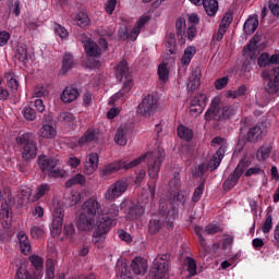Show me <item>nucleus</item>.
<instances>
[{"label": "nucleus", "mask_w": 279, "mask_h": 279, "mask_svg": "<svg viewBox=\"0 0 279 279\" xmlns=\"http://www.w3.org/2000/svg\"><path fill=\"white\" fill-rule=\"evenodd\" d=\"M165 156V149L157 148L151 153L140 156L131 162L121 160L108 163L102 167L100 175L106 178V175H112V173H117V171H120V169H133V167H138L141 162H145V160H147L148 175L150 180H153L148 182V190L150 193V197H155L156 180H158V173H160V167H162Z\"/></svg>", "instance_id": "f257e3e1"}, {"label": "nucleus", "mask_w": 279, "mask_h": 279, "mask_svg": "<svg viewBox=\"0 0 279 279\" xmlns=\"http://www.w3.org/2000/svg\"><path fill=\"white\" fill-rule=\"evenodd\" d=\"M102 217L104 208L101 204L96 198L90 197L83 204V209L77 220V228L82 232H90V230L95 229V226L99 225Z\"/></svg>", "instance_id": "f03ea898"}, {"label": "nucleus", "mask_w": 279, "mask_h": 279, "mask_svg": "<svg viewBox=\"0 0 279 279\" xmlns=\"http://www.w3.org/2000/svg\"><path fill=\"white\" fill-rule=\"evenodd\" d=\"M239 109L234 105L222 106L219 104V99H214L204 114L205 123H220V121H227L232 119Z\"/></svg>", "instance_id": "7ed1b4c3"}, {"label": "nucleus", "mask_w": 279, "mask_h": 279, "mask_svg": "<svg viewBox=\"0 0 279 279\" xmlns=\"http://www.w3.org/2000/svg\"><path fill=\"white\" fill-rule=\"evenodd\" d=\"M117 78L120 80V82L123 83L121 90H119L117 94H114L111 97L112 101H119L121 97H124L132 90L134 87V78L132 77V70H130V65H128V61L122 60L117 65L116 70Z\"/></svg>", "instance_id": "20e7f679"}, {"label": "nucleus", "mask_w": 279, "mask_h": 279, "mask_svg": "<svg viewBox=\"0 0 279 279\" xmlns=\"http://www.w3.org/2000/svg\"><path fill=\"white\" fill-rule=\"evenodd\" d=\"M37 165L44 175L49 178H64L66 171L60 167V159L40 155L37 159Z\"/></svg>", "instance_id": "39448f33"}, {"label": "nucleus", "mask_w": 279, "mask_h": 279, "mask_svg": "<svg viewBox=\"0 0 279 279\" xmlns=\"http://www.w3.org/2000/svg\"><path fill=\"white\" fill-rule=\"evenodd\" d=\"M16 143L21 147L23 160L29 161L34 160L38 155V144L33 133H24L16 137Z\"/></svg>", "instance_id": "423d86ee"}, {"label": "nucleus", "mask_w": 279, "mask_h": 279, "mask_svg": "<svg viewBox=\"0 0 279 279\" xmlns=\"http://www.w3.org/2000/svg\"><path fill=\"white\" fill-rule=\"evenodd\" d=\"M226 156V146L221 145L219 149L216 151V154L210 158L209 162H203L198 166V169L195 171L194 175L196 178H202V175H205L208 172V169L213 172L216 169L219 168V165H221V160H223V157Z\"/></svg>", "instance_id": "0eeeda50"}, {"label": "nucleus", "mask_w": 279, "mask_h": 279, "mask_svg": "<svg viewBox=\"0 0 279 279\" xmlns=\"http://www.w3.org/2000/svg\"><path fill=\"white\" fill-rule=\"evenodd\" d=\"M187 198L189 196L186 195V192H182V191L177 192L172 196L171 198L172 208L171 210L168 211L166 217L168 230H173V221H175V219H178L179 217L178 209L175 208V206H182V208H184V205L186 204Z\"/></svg>", "instance_id": "6e6552de"}, {"label": "nucleus", "mask_w": 279, "mask_h": 279, "mask_svg": "<svg viewBox=\"0 0 279 279\" xmlns=\"http://www.w3.org/2000/svg\"><path fill=\"white\" fill-rule=\"evenodd\" d=\"M256 49H258V38L253 37L248 45H246L243 49V56L245 60L241 66V73H250L252 71V65L256 61Z\"/></svg>", "instance_id": "1a4fd4ad"}, {"label": "nucleus", "mask_w": 279, "mask_h": 279, "mask_svg": "<svg viewBox=\"0 0 279 279\" xmlns=\"http://www.w3.org/2000/svg\"><path fill=\"white\" fill-rule=\"evenodd\" d=\"M156 110H158V99L154 95H147L138 104L136 112L140 117L149 119V117L156 114Z\"/></svg>", "instance_id": "9d476101"}, {"label": "nucleus", "mask_w": 279, "mask_h": 279, "mask_svg": "<svg viewBox=\"0 0 279 279\" xmlns=\"http://www.w3.org/2000/svg\"><path fill=\"white\" fill-rule=\"evenodd\" d=\"M169 258L171 255L169 253L159 254L153 262L151 274L155 279H162L167 276L169 271Z\"/></svg>", "instance_id": "9b49d317"}, {"label": "nucleus", "mask_w": 279, "mask_h": 279, "mask_svg": "<svg viewBox=\"0 0 279 279\" xmlns=\"http://www.w3.org/2000/svg\"><path fill=\"white\" fill-rule=\"evenodd\" d=\"M247 167V161L242 159L235 167L234 171L225 180V191H232V187L239 184V180H241V175H243Z\"/></svg>", "instance_id": "f8f14e48"}, {"label": "nucleus", "mask_w": 279, "mask_h": 279, "mask_svg": "<svg viewBox=\"0 0 279 279\" xmlns=\"http://www.w3.org/2000/svg\"><path fill=\"white\" fill-rule=\"evenodd\" d=\"M125 191H128V180H118L116 183L108 187L105 193V198L109 202H114V199H119V197H121Z\"/></svg>", "instance_id": "ddd939ff"}, {"label": "nucleus", "mask_w": 279, "mask_h": 279, "mask_svg": "<svg viewBox=\"0 0 279 279\" xmlns=\"http://www.w3.org/2000/svg\"><path fill=\"white\" fill-rule=\"evenodd\" d=\"M96 226L97 228L95 229L94 240H93L95 245H97V243L102 241L105 234H108L110 232L112 228V219H110V217L108 216H105Z\"/></svg>", "instance_id": "4468645a"}, {"label": "nucleus", "mask_w": 279, "mask_h": 279, "mask_svg": "<svg viewBox=\"0 0 279 279\" xmlns=\"http://www.w3.org/2000/svg\"><path fill=\"white\" fill-rule=\"evenodd\" d=\"M206 104H208L206 95L199 94L195 96L190 102V112L194 114V117H199L202 112H204Z\"/></svg>", "instance_id": "2eb2a0df"}, {"label": "nucleus", "mask_w": 279, "mask_h": 279, "mask_svg": "<svg viewBox=\"0 0 279 279\" xmlns=\"http://www.w3.org/2000/svg\"><path fill=\"white\" fill-rule=\"evenodd\" d=\"M266 93L276 95L279 90V68H274L269 75L266 77Z\"/></svg>", "instance_id": "dca6fc26"}, {"label": "nucleus", "mask_w": 279, "mask_h": 279, "mask_svg": "<svg viewBox=\"0 0 279 279\" xmlns=\"http://www.w3.org/2000/svg\"><path fill=\"white\" fill-rule=\"evenodd\" d=\"M124 213L128 219H131V220L141 219V217L145 215V207H143L140 204L130 202L126 204Z\"/></svg>", "instance_id": "f3484780"}, {"label": "nucleus", "mask_w": 279, "mask_h": 279, "mask_svg": "<svg viewBox=\"0 0 279 279\" xmlns=\"http://www.w3.org/2000/svg\"><path fill=\"white\" fill-rule=\"evenodd\" d=\"M99 167V155L97 153H92L87 156L85 161V167L83 172L85 175H93Z\"/></svg>", "instance_id": "a211bd4d"}, {"label": "nucleus", "mask_w": 279, "mask_h": 279, "mask_svg": "<svg viewBox=\"0 0 279 279\" xmlns=\"http://www.w3.org/2000/svg\"><path fill=\"white\" fill-rule=\"evenodd\" d=\"M77 64V61H75V57L71 52H64L61 60V75H66L69 71H73L75 69V65Z\"/></svg>", "instance_id": "6ab92c4d"}, {"label": "nucleus", "mask_w": 279, "mask_h": 279, "mask_svg": "<svg viewBox=\"0 0 279 279\" xmlns=\"http://www.w3.org/2000/svg\"><path fill=\"white\" fill-rule=\"evenodd\" d=\"M82 43L84 45L86 56L89 58H99V56H101V48H99L97 43L93 41L90 38L82 40Z\"/></svg>", "instance_id": "aec40b11"}, {"label": "nucleus", "mask_w": 279, "mask_h": 279, "mask_svg": "<svg viewBox=\"0 0 279 279\" xmlns=\"http://www.w3.org/2000/svg\"><path fill=\"white\" fill-rule=\"evenodd\" d=\"M132 134V129L129 124L121 125L114 136L117 145L125 146L128 145V136Z\"/></svg>", "instance_id": "412c9836"}, {"label": "nucleus", "mask_w": 279, "mask_h": 279, "mask_svg": "<svg viewBox=\"0 0 279 279\" xmlns=\"http://www.w3.org/2000/svg\"><path fill=\"white\" fill-rule=\"evenodd\" d=\"M99 141V130L88 129L82 137L78 138L77 145L80 147L86 145V143H97Z\"/></svg>", "instance_id": "4be33fe9"}, {"label": "nucleus", "mask_w": 279, "mask_h": 279, "mask_svg": "<svg viewBox=\"0 0 279 279\" xmlns=\"http://www.w3.org/2000/svg\"><path fill=\"white\" fill-rule=\"evenodd\" d=\"M147 262L141 257H135L131 262V269L135 276H145L147 274Z\"/></svg>", "instance_id": "5701e85b"}, {"label": "nucleus", "mask_w": 279, "mask_h": 279, "mask_svg": "<svg viewBox=\"0 0 279 279\" xmlns=\"http://www.w3.org/2000/svg\"><path fill=\"white\" fill-rule=\"evenodd\" d=\"M17 240L20 243L21 253L27 256L32 253V242H29V236L25 231H20L17 233Z\"/></svg>", "instance_id": "b1692460"}, {"label": "nucleus", "mask_w": 279, "mask_h": 279, "mask_svg": "<svg viewBox=\"0 0 279 279\" xmlns=\"http://www.w3.org/2000/svg\"><path fill=\"white\" fill-rule=\"evenodd\" d=\"M28 260L32 267L35 269L34 275L38 276V278H43V267L45 266V259H43V257L39 255H31Z\"/></svg>", "instance_id": "393cba45"}, {"label": "nucleus", "mask_w": 279, "mask_h": 279, "mask_svg": "<svg viewBox=\"0 0 279 279\" xmlns=\"http://www.w3.org/2000/svg\"><path fill=\"white\" fill-rule=\"evenodd\" d=\"M80 97V90L75 87H66L61 94V101L64 104H71V101H75Z\"/></svg>", "instance_id": "a878e982"}, {"label": "nucleus", "mask_w": 279, "mask_h": 279, "mask_svg": "<svg viewBox=\"0 0 279 279\" xmlns=\"http://www.w3.org/2000/svg\"><path fill=\"white\" fill-rule=\"evenodd\" d=\"M201 80L202 72L196 69L192 72V75L190 76V81L187 83L189 93H194V90H197V88H199Z\"/></svg>", "instance_id": "bb28decb"}, {"label": "nucleus", "mask_w": 279, "mask_h": 279, "mask_svg": "<svg viewBox=\"0 0 279 279\" xmlns=\"http://www.w3.org/2000/svg\"><path fill=\"white\" fill-rule=\"evenodd\" d=\"M50 191H51V185L49 183L39 184L35 190L33 202H39V199H43L45 195H49Z\"/></svg>", "instance_id": "cd10ccee"}, {"label": "nucleus", "mask_w": 279, "mask_h": 279, "mask_svg": "<svg viewBox=\"0 0 279 279\" xmlns=\"http://www.w3.org/2000/svg\"><path fill=\"white\" fill-rule=\"evenodd\" d=\"M243 29L247 36H252V34L258 29V17H248L243 25Z\"/></svg>", "instance_id": "c85d7f7f"}, {"label": "nucleus", "mask_w": 279, "mask_h": 279, "mask_svg": "<svg viewBox=\"0 0 279 279\" xmlns=\"http://www.w3.org/2000/svg\"><path fill=\"white\" fill-rule=\"evenodd\" d=\"M195 53H197V49L194 46L186 47L181 58V64H183V66H189L195 57Z\"/></svg>", "instance_id": "c756f323"}, {"label": "nucleus", "mask_w": 279, "mask_h": 279, "mask_svg": "<svg viewBox=\"0 0 279 279\" xmlns=\"http://www.w3.org/2000/svg\"><path fill=\"white\" fill-rule=\"evenodd\" d=\"M260 136H263V128L255 125L248 130L246 134V141L248 143H257Z\"/></svg>", "instance_id": "7c9ffc66"}, {"label": "nucleus", "mask_w": 279, "mask_h": 279, "mask_svg": "<svg viewBox=\"0 0 279 279\" xmlns=\"http://www.w3.org/2000/svg\"><path fill=\"white\" fill-rule=\"evenodd\" d=\"M203 5L208 16H215L219 10V2L217 0H203Z\"/></svg>", "instance_id": "2f4dec72"}, {"label": "nucleus", "mask_w": 279, "mask_h": 279, "mask_svg": "<svg viewBox=\"0 0 279 279\" xmlns=\"http://www.w3.org/2000/svg\"><path fill=\"white\" fill-rule=\"evenodd\" d=\"M178 136L180 138H183V141H186L187 143H191L193 141V130L189 129V126L179 125L178 126Z\"/></svg>", "instance_id": "473e14b6"}, {"label": "nucleus", "mask_w": 279, "mask_h": 279, "mask_svg": "<svg viewBox=\"0 0 279 279\" xmlns=\"http://www.w3.org/2000/svg\"><path fill=\"white\" fill-rule=\"evenodd\" d=\"M41 138H56L58 132L51 124H44L39 131Z\"/></svg>", "instance_id": "72a5a7b5"}, {"label": "nucleus", "mask_w": 279, "mask_h": 279, "mask_svg": "<svg viewBox=\"0 0 279 279\" xmlns=\"http://www.w3.org/2000/svg\"><path fill=\"white\" fill-rule=\"evenodd\" d=\"M75 184H80L81 186L86 185V177L81 173L75 174L65 182V187L71 189V186H75Z\"/></svg>", "instance_id": "f704fd0d"}, {"label": "nucleus", "mask_w": 279, "mask_h": 279, "mask_svg": "<svg viewBox=\"0 0 279 279\" xmlns=\"http://www.w3.org/2000/svg\"><path fill=\"white\" fill-rule=\"evenodd\" d=\"M60 121L69 125L70 128H77V120L73 117V113L71 112H62L59 117Z\"/></svg>", "instance_id": "c9c22d12"}, {"label": "nucleus", "mask_w": 279, "mask_h": 279, "mask_svg": "<svg viewBox=\"0 0 279 279\" xmlns=\"http://www.w3.org/2000/svg\"><path fill=\"white\" fill-rule=\"evenodd\" d=\"M247 95V85H240L235 90H228L227 97L231 99H239V97H245Z\"/></svg>", "instance_id": "e433bc0d"}, {"label": "nucleus", "mask_w": 279, "mask_h": 279, "mask_svg": "<svg viewBox=\"0 0 279 279\" xmlns=\"http://www.w3.org/2000/svg\"><path fill=\"white\" fill-rule=\"evenodd\" d=\"M271 155V148L269 146H262L256 153V158L259 162H265Z\"/></svg>", "instance_id": "4c0bfd02"}, {"label": "nucleus", "mask_w": 279, "mask_h": 279, "mask_svg": "<svg viewBox=\"0 0 279 279\" xmlns=\"http://www.w3.org/2000/svg\"><path fill=\"white\" fill-rule=\"evenodd\" d=\"M75 23L78 27H88L90 24V19H88V14L85 12H78L75 17Z\"/></svg>", "instance_id": "58836bf2"}, {"label": "nucleus", "mask_w": 279, "mask_h": 279, "mask_svg": "<svg viewBox=\"0 0 279 279\" xmlns=\"http://www.w3.org/2000/svg\"><path fill=\"white\" fill-rule=\"evenodd\" d=\"M166 51L168 56H173L178 53V49L175 48V35L170 34L169 39L166 41Z\"/></svg>", "instance_id": "ea45409f"}, {"label": "nucleus", "mask_w": 279, "mask_h": 279, "mask_svg": "<svg viewBox=\"0 0 279 279\" xmlns=\"http://www.w3.org/2000/svg\"><path fill=\"white\" fill-rule=\"evenodd\" d=\"M52 29L59 38L64 40V38H69V31L66 28L56 22L52 23Z\"/></svg>", "instance_id": "a19ab883"}, {"label": "nucleus", "mask_w": 279, "mask_h": 279, "mask_svg": "<svg viewBox=\"0 0 279 279\" xmlns=\"http://www.w3.org/2000/svg\"><path fill=\"white\" fill-rule=\"evenodd\" d=\"M185 265L191 278H193V276H197V262L193 259V257H186Z\"/></svg>", "instance_id": "79ce46f5"}, {"label": "nucleus", "mask_w": 279, "mask_h": 279, "mask_svg": "<svg viewBox=\"0 0 279 279\" xmlns=\"http://www.w3.org/2000/svg\"><path fill=\"white\" fill-rule=\"evenodd\" d=\"M5 78L8 80V86L11 93H16V90H19V80L14 77V73L9 72L5 75Z\"/></svg>", "instance_id": "37998d69"}, {"label": "nucleus", "mask_w": 279, "mask_h": 279, "mask_svg": "<svg viewBox=\"0 0 279 279\" xmlns=\"http://www.w3.org/2000/svg\"><path fill=\"white\" fill-rule=\"evenodd\" d=\"M46 279H56V262L48 259L46 263Z\"/></svg>", "instance_id": "c03bdc74"}, {"label": "nucleus", "mask_w": 279, "mask_h": 279, "mask_svg": "<svg viewBox=\"0 0 279 279\" xmlns=\"http://www.w3.org/2000/svg\"><path fill=\"white\" fill-rule=\"evenodd\" d=\"M15 279H40L38 275L29 272L27 269L20 268L16 271Z\"/></svg>", "instance_id": "a18cd8bd"}, {"label": "nucleus", "mask_w": 279, "mask_h": 279, "mask_svg": "<svg viewBox=\"0 0 279 279\" xmlns=\"http://www.w3.org/2000/svg\"><path fill=\"white\" fill-rule=\"evenodd\" d=\"M162 228V221L160 219L153 218L148 223V231L150 234H157Z\"/></svg>", "instance_id": "49530a36"}, {"label": "nucleus", "mask_w": 279, "mask_h": 279, "mask_svg": "<svg viewBox=\"0 0 279 279\" xmlns=\"http://www.w3.org/2000/svg\"><path fill=\"white\" fill-rule=\"evenodd\" d=\"M63 234L65 239H68V241H71L73 243L75 239V227L73 226V223H69L63 227Z\"/></svg>", "instance_id": "de8ad7c7"}, {"label": "nucleus", "mask_w": 279, "mask_h": 279, "mask_svg": "<svg viewBox=\"0 0 279 279\" xmlns=\"http://www.w3.org/2000/svg\"><path fill=\"white\" fill-rule=\"evenodd\" d=\"M22 114L26 121L36 120V110L32 106H25L22 110Z\"/></svg>", "instance_id": "09e8293b"}, {"label": "nucleus", "mask_w": 279, "mask_h": 279, "mask_svg": "<svg viewBox=\"0 0 279 279\" xmlns=\"http://www.w3.org/2000/svg\"><path fill=\"white\" fill-rule=\"evenodd\" d=\"M257 64L260 66V69H265V66H271V57L269 53H262L257 59Z\"/></svg>", "instance_id": "8fccbe9b"}, {"label": "nucleus", "mask_w": 279, "mask_h": 279, "mask_svg": "<svg viewBox=\"0 0 279 279\" xmlns=\"http://www.w3.org/2000/svg\"><path fill=\"white\" fill-rule=\"evenodd\" d=\"M104 217H109V219H111V226H112V223H114V217H119V207L114 204L111 205L107 214H104L102 211V217L100 218V221L101 219H104Z\"/></svg>", "instance_id": "3c124183"}, {"label": "nucleus", "mask_w": 279, "mask_h": 279, "mask_svg": "<svg viewBox=\"0 0 279 279\" xmlns=\"http://www.w3.org/2000/svg\"><path fill=\"white\" fill-rule=\"evenodd\" d=\"M157 73L161 82H167V80H169V69L167 68V63L159 64Z\"/></svg>", "instance_id": "603ef678"}, {"label": "nucleus", "mask_w": 279, "mask_h": 279, "mask_svg": "<svg viewBox=\"0 0 279 279\" xmlns=\"http://www.w3.org/2000/svg\"><path fill=\"white\" fill-rule=\"evenodd\" d=\"M34 97L40 99L41 97H49V87L37 85L34 89Z\"/></svg>", "instance_id": "864d4df0"}, {"label": "nucleus", "mask_w": 279, "mask_h": 279, "mask_svg": "<svg viewBox=\"0 0 279 279\" xmlns=\"http://www.w3.org/2000/svg\"><path fill=\"white\" fill-rule=\"evenodd\" d=\"M271 228H274V218L271 215L267 214L262 231L264 234H269V232H271Z\"/></svg>", "instance_id": "5fc2aeb1"}, {"label": "nucleus", "mask_w": 279, "mask_h": 279, "mask_svg": "<svg viewBox=\"0 0 279 279\" xmlns=\"http://www.w3.org/2000/svg\"><path fill=\"white\" fill-rule=\"evenodd\" d=\"M231 23H232V14L226 13L221 20L219 28L225 32H228V27H230Z\"/></svg>", "instance_id": "6e6d98bb"}, {"label": "nucleus", "mask_w": 279, "mask_h": 279, "mask_svg": "<svg viewBox=\"0 0 279 279\" xmlns=\"http://www.w3.org/2000/svg\"><path fill=\"white\" fill-rule=\"evenodd\" d=\"M177 36H182L186 32V22L180 17L175 22Z\"/></svg>", "instance_id": "4d7b16f0"}, {"label": "nucleus", "mask_w": 279, "mask_h": 279, "mask_svg": "<svg viewBox=\"0 0 279 279\" xmlns=\"http://www.w3.org/2000/svg\"><path fill=\"white\" fill-rule=\"evenodd\" d=\"M181 155L184 156V158H193V154H194V149L193 146L189 145V144H183L181 149Z\"/></svg>", "instance_id": "13d9d810"}, {"label": "nucleus", "mask_w": 279, "mask_h": 279, "mask_svg": "<svg viewBox=\"0 0 279 279\" xmlns=\"http://www.w3.org/2000/svg\"><path fill=\"white\" fill-rule=\"evenodd\" d=\"M260 173L265 175V170L260 169V167L258 166H255V167L248 168L245 171L244 175L245 178H252V175H260Z\"/></svg>", "instance_id": "bf43d9fd"}, {"label": "nucleus", "mask_w": 279, "mask_h": 279, "mask_svg": "<svg viewBox=\"0 0 279 279\" xmlns=\"http://www.w3.org/2000/svg\"><path fill=\"white\" fill-rule=\"evenodd\" d=\"M45 234V229L40 226H33L31 228V236L32 239H40Z\"/></svg>", "instance_id": "052dcab7"}, {"label": "nucleus", "mask_w": 279, "mask_h": 279, "mask_svg": "<svg viewBox=\"0 0 279 279\" xmlns=\"http://www.w3.org/2000/svg\"><path fill=\"white\" fill-rule=\"evenodd\" d=\"M202 195H204V183H201L194 191L192 196V202L197 203L202 199Z\"/></svg>", "instance_id": "680f3d73"}, {"label": "nucleus", "mask_w": 279, "mask_h": 279, "mask_svg": "<svg viewBox=\"0 0 279 279\" xmlns=\"http://www.w3.org/2000/svg\"><path fill=\"white\" fill-rule=\"evenodd\" d=\"M268 8L272 16H279V0H269Z\"/></svg>", "instance_id": "e2e57ef3"}, {"label": "nucleus", "mask_w": 279, "mask_h": 279, "mask_svg": "<svg viewBox=\"0 0 279 279\" xmlns=\"http://www.w3.org/2000/svg\"><path fill=\"white\" fill-rule=\"evenodd\" d=\"M228 82H229L228 76H223V77L216 80V82H215L216 90H223V88H226L228 86Z\"/></svg>", "instance_id": "0e129e2a"}, {"label": "nucleus", "mask_w": 279, "mask_h": 279, "mask_svg": "<svg viewBox=\"0 0 279 279\" xmlns=\"http://www.w3.org/2000/svg\"><path fill=\"white\" fill-rule=\"evenodd\" d=\"M63 223H64V219L52 218V230L56 231V234H60V232L62 231Z\"/></svg>", "instance_id": "69168bd1"}, {"label": "nucleus", "mask_w": 279, "mask_h": 279, "mask_svg": "<svg viewBox=\"0 0 279 279\" xmlns=\"http://www.w3.org/2000/svg\"><path fill=\"white\" fill-rule=\"evenodd\" d=\"M205 232L207 234H217V232H221V227L218 225L209 223L205 227Z\"/></svg>", "instance_id": "338daca9"}, {"label": "nucleus", "mask_w": 279, "mask_h": 279, "mask_svg": "<svg viewBox=\"0 0 279 279\" xmlns=\"http://www.w3.org/2000/svg\"><path fill=\"white\" fill-rule=\"evenodd\" d=\"M16 58L20 62H25L27 60V48L25 47L19 48Z\"/></svg>", "instance_id": "774afa93"}]
</instances>
